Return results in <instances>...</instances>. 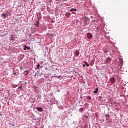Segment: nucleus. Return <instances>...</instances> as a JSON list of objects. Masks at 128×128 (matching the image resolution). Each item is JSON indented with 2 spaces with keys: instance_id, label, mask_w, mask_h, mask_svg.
I'll use <instances>...</instances> for the list:
<instances>
[{
  "instance_id": "dca6fc26",
  "label": "nucleus",
  "mask_w": 128,
  "mask_h": 128,
  "mask_svg": "<svg viewBox=\"0 0 128 128\" xmlns=\"http://www.w3.org/2000/svg\"><path fill=\"white\" fill-rule=\"evenodd\" d=\"M88 98V100H92V98L90 96Z\"/></svg>"
},
{
  "instance_id": "6e6552de",
  "label": "nucleus",
  "mask_w": 128,
  "mask_h": 128,
  "mask_svg": "<svg viewBox=\"0 0 128 128\" xmlns=\"http://www.w3.org/2000/svg\"><path fill=\"white\" fill-rule=\"evenodd\" d=\"M94 94H98V88H96V90L94 92Z\"/></svg>"
},
{
  "instance_id": "39448f33",
  "label": "nucleus",
  "mask_w": 128,
  "mask_h": 128,
  "mask_svg": "<svg viewBox=\"0 0 128 128\" xmlns=\"http://www.w3.org/2000/svg\"><path fill=\"white\" fill-rule=\"evenodd\" d=\"M88 26V20H85L84 21V26Z\"/></svg>"
},
{
  "instance_id": "9d476101",
  "label": "nucleus",
  "mask_w": 128,
  "mask_h": 128,
  "mask_svg": "<svg viewBox=\"0 0 128 128\" xmlns=\"http://www.w3.org/2000/svg\"><path fill=\"white\" fill-rule=\"evenodd\" d=\"M40 64H38L36 68H40Z\"/></svg>"
},
{
  "instance_id": "b1692460",
  "label": "nucleus",
  "mask_w": 128,
  "mask_h": 128,
  "mask_svg": "<svg viewBox=\"0 0 128 128\" xmlns=\"http://www.w3.org/2000/svg\"><path fill=\"white\" fill-rule=\"evenodd\" d=\"M97 30H98V28Z\"/></svg>"
},
{
  "instance_id": "412c9836",
  "label": "nucleus",
  "mask_w": 128,
  "mask_h": 128,
  "mask_svg": "<svg viewBox=\"0 0 128 128\" xmlns=\"http://www.w3.org/2000/svg\"><path fill=\"white\" fill-rule=\"evenodd\" d=\"M12 126H14V124L12 125Z\"/></svg>"
},
{
  "instance_id": "20e7f679",
  "label": "nucleus",
  "mask_w": 128,
  "mask_h": 128,
  "mask_svg": "<svg viewBox=\"0 0 128 128\" xmlns=\"http://www.w3.org/2000/svg\"><path fill=\"white\" fill-rule=\"evenodd\" d=\"M110 82L112 84H114L116 82V78H112L110 79Z\"/></svg>"
},
{
  "instance_id": "423d86ee",
  "label": "nucleus",
  "mask_w": 128,
  "mask_h": 128,
  "mask_svg": "<svg viewBox=\"0 0 128 128\" xmlns=\"http://www.w3.org/2000/svg\"><path fill=\"white\" fill-rule=\"evenodd\" d=\"M36 110L40 112H42L43 110L42 108H37Z\"/></svg>"
},
{
  "instance_id": "9b49d317",
  "label": "nucleus",
  "mask_w": 128,
  "mask_h": 128,
  "mask_svg": "<svg viewBox=\"0 0 128 128\" xmlns=\"http://www.w3.org/2000/svg\"><path fill=\"white\" fill-rule=\"evenodd\" d=\"M84 110V109L82 108H80V112H82Z\"/></svg>"
},
{
  "instance_id": "aec40b11",
  "label": "nucleus",
  "mask_w": 128,
  "mask_h": 128,
  "mask_svg": "<svg viewBox=\"0 0 128 128\" xmlns=\"http://www.w3.org/2000/svg\"><path fill=\"white\" fill-rule=\"evenodd\" d=\"M1 106H1L0 104V108Z\"/></svg>"
},
{
  "instance_id": "2eb2a0df",
  "label": "nucleus",
  "mask_w": 128,
  "mask_h": 128,
  "mask_svg": "<svg viewBox=\"0 0 128 128\" xmlns=\"http://www.w3.org/2000/svg\"><path fill=\"white\" fill-rule=\"evenodd\" d=\"M84 62V64H86V65L88 64V62H86V61H85V62Z\"/></svg>"
},
{
  "instance_id": "0eeeda50",
  "label": "nucleus",
  "mask_w": 128,
  "mask_h": 128,
  "mask_svg": "<svg viewBox=\"0 0 128 128\" xmlns=\"http://www.w3.org/2000/svg\"><path fill=\"white\" fill-rule=\"evenodd\" d=\"M76 56H80V52H78V50H76Z\"/></svg>"
},
{
  "instance_id": "f03ea898",
  "label": "nucleus",
  "mask_w": 128,
  "mask_h": 128,
  "mask_svg": "<svg viewBox=\"0 0 128 128\" xmlns=\"http://www.w3.org/2000/svg\"><path fill=\"white\" fill-rule=\"evenodd\" d=\"M2 18H4V20H6V18H8V15L6 14L5 13H3L2 14Z\"/></svg>"
},
{
  "instance_id": "1a4fd4ad",
  "label": "nucleus",
  "mask_w": 128,
  "mask_h": 128,
  "mask_svg": "<svg viewBox=\"0 0 128 128\" xmlns=\"http://www.w3.org/2000/svg\"><path fill=\"white\" fill-rule=\"evenodd\" d=\"M76 9H74V8H72L70 10V12H76Z\"/></svg>"
},
{
  "instance_id": "f257e3e1",
  "label": "nucleus",
  "mask_w": 128,
  "mask_h": 128,
  "mask_svg": "<svg viewBox=\"0 0 128 128\" xmlns=\"http://www.w3.org/2000/svg\"><path fill=\"white\" fill-rule=\"evenodd\" d=\"M87 36L89 40H90V38H92V34L90 33H88L87 34Z\"/></svg>"
},
{
  "instance_id": "ddd939ff",
  "label": "nucleus",
  "mask_w": 128,
  "mask_h": 128,
  "mask_svg": "<svg viewBox=\"0 0 128 128\" xmlns=\"http://www.w3.org/2000/svg\"><path fill=\"white\" fill-rule=\"evenodd\" d=\"M26 48H27V50H30V48H28V47H26Z\"/></svg>"
},
{
  "instance_id": "a211bd4d",
  "label": "nucleus",
  "mask_w": 128,
  "mask_h": 128,
  "mask_svg": "<svg viewBox=\"0 0 128 128\" xmlns=\"http://www.w3.org/2000/svg\"><path fill=\"white\" fill-rule=\"evenodd\" d=\"M86 64L83 65V68H86Z\"/></svg>"
},
{
  "instance_id": "6ab92c4d",
  "label": "nucleus",
  "mask_w": 128,
  "mask_h": 128,
  "mask_svg": "<svg viewBox=\"0 0 128 128\" xmlns=\"http://www.w3.org/2000/svg\"><path fill=\"white\" fill-rule=\"evenodd\" d=\"M72 14H76V12H72Z\"/></svg>"
},
{
  "instance_id": "4468645a",
  "label": "nucleus",
  "mask_w": 128,
  "mask_h": 128,
  "mask_svg": "<svg viewBox=\"0 0 128 128\" xmlns=\"http://www.w3.org/2000/svg\"><path fill=\"white\" fill-rule=\"evenodd\" d=\"M86 66H87L88 68V66H90V64H86Z\"/></svg>"
},
{
  "instance_id": "4be33fe9",
  "label": "nucleus",
  "mask_w": 128,
  "mask_h": 128,
  "mask_svg": "<svg viewBox=\"0 0 128 128\" xmlns=\"http://www.w3.org/2000/svg\"><path fill=\"white\" fill-rule=\"evenodd\" d=\"M59 78H62V76H59Z\"/></svg>"
},
{
  "instance_id": "f8f14e48",
  "label": "nucleus",
  "mask_w": 128,
  "mask_h": 128,
  "mask_svg": "<svg viewBox=\"0 0 128 128\" xmlns=\"http://www.w3.org/2000/svg\"><path fill=\"white\" fill-rule=\"evenodd\" d=\"M22 86H20L18 88V90H22Z\"/></svg>"
},
{
  "instance_id": "7ed1b4c3",
  "label": "nucleus",
  "mask_w": 128,
  "mask_h": 128,
  "mask_svg": "<svg viewBox=\"0 0 128 128\" xmlns=\"http://www.w3.org/2000/svg\"><path fill=\"white\" fill-rule=\"evenodd\" d=\"M36 28H38L40 26V21L38 20L35 24Z\"/></svg>"
},
{
  "instance_id": "5701e85b",
  "label": "nucleus",
  "mask_w": 128,
  "mask_h": 128,
  "mask_svg": "<svg viewBox=\"0 0 128 128\" xmlns=\"http://www.w3.org/2000/svg\"><path fill=\"white\" fill-rule=\"evenodd\" d=\"M86 118H88V117L86 116Z\"/></svg>"
},
{
  "instance_id": "f3484780",
  "label": "nucleus",
  "mask_w": 128,
  "mask_h": 128,
  "mask_svg": "<svg viewBox=\"0 0 128 128\" xmlns=\"http://www.w3.org/2000/svg\"><path fill=\"white\" fill-rule=\"evenodd\" d=\"M24 50H26V47L24 48Z\"/></svg>"
}]
</instances>
